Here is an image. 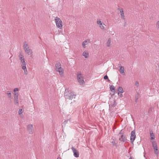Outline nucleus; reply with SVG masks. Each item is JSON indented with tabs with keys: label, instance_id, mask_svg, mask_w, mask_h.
<instances>
[{
	"label": "nucleus",
	"instance_id": "nucleus-1",
	"mask_svg": "<svg viewBox=\"0 0 159 159\" xmlns=\"http://www.w3.org/2000/svg\"><path fill=\"white\" fill-rule=\"evenodd\" d=\"M64 94L65 98L69 100H71L73 98H75L76 95L72 91H70V92H67L66 89L65 90Z\"/></svg>",
	"mask_w": 159,
	"mask_h": 159
},
{
	"label": "nucleus",
	"instance_id": "nucleus-2",
	"mask_svg": "<svg viewBox=\"0 0 159 159\" xmlns=\"http://www.w3.org/2000/svg\"><path fill=\"white\" fill-rule=\"evenodd\" d=\"M55 67L57 71L59 72L60 75L62 76L63 74V69L61 67V63L57 62L55 65Z\"/></svg>",
	"mask_w": 159,
	"mask_h": 159
},
{
	"label": "nucleus",
	"instance_id": "nucleus-3",
	"mask_svg": "<svg viewBox=\"0 0 159 159\" xmlns=\"http://www.w3.org/2000/svg\"><path fill=\"white\" fill-rule=\"evenodd\" d=\"M76 77L79 83L80 84H83L84 83L83 75L80 72H78L76 75Z\"/></svg>",
	"mask_w": 159,
	"mask_h": 159
},
{
	"label": "nucleus",
	"instance_id": "nucleus-4",
	"mask_svg": "<svg viewBox=\"0 0 159 159\" xmlns=\"http://www.w3.org/2000/svg\"><path fill=\"white\" fill-rule=\"evenodd\" d=\"M54 20L57 27L61 29L62 27V22L60 18L56 17L55 18Z\"/></svg>",
	"mask_w": 159,
	"mask_h": 159
},
{
	"label": "nucleus",
	"instance_id": "nucleus-5",
	"mask_svg": "<svg viewBox=\"0 0 159 159\" xmlns=\"http://www.w3.org/2000/svg\"><path fill=\"white\" fill-rule=\"evenodd\" d=\"M122 130H121L119 134L121 135V138H119V140L121 141L125 142L127 140L126 137V136L124 135V131Z\"/></svg>",
	"mask_w": 159,
	"mask_h": 159
},
{
	"label": "nucleus",
	"instance_id": "nucleus-6",
	"mask_svg": "<svg viewBox=\"0 0 159 159\" xmlns=\"http://www.w3.org/2000/svg\"><path fill=\"white\" fill-rule=\"evenodd\" d=\"M152 147L153 148V149L154 150L155 153L157 155L159 153V152L158 151L157 143L156 141H153L152 142Z\"/></svg>",
	"mask_w": 159,
	"mask_h": 159
},
{
	"label": "nucleus",
	"instance_id": "nucleus-7",
	"mask_svg": "<svg viewBox=\"0 0 159 159\" xmlns=\"http://www.w3.org/2000/svg\"><path fill=\"white\" fill-rule=\"evenodd\" d=\"M135 138V130H134L132 131L130 137V140L132 143H133L134 141Z\"/></svg>",
	"mask_w": 159,
	"mask_h": 159
},
{
	"label": "nucleus",
	"instance_id": "nucleus-8",
	"mask_svg": "<svg viewBox=\"0 0 159 159\" xmlns=\"http://www.w3.org/2000/svg\"><path fill=\"white\" fill-rule=\"evenodd\" d=\"M27 130L30 134H33L34 131L33 125L32 124L28 125H27Z\"/></svg>",
	"mask_w": 159,
	"mask_h": 159
},
{
	"label": "nucleus",
	"instance_id": "nucleus-9",
	"mask_svg": "<svg viewBox=\"0 0 159 159\" xmlns=\"http://www.w3.org/2000/svg\"><path fill=\"white\" fill-rule=\"evenodd\" d=\"M71 149L72 150L73 153L75 157H79V154L78 151L74 147H72L71 148Z\"/></svg>",
	"mask_w": 159,
	"mask_h": 159
},
{
	"label": "nucleus",
	"instance_id": "nucleus-10",
	"mask_svg": "<svg viewBox=\"0 0 159 159\" xmlns=\"http://www.w3.org/2000/svg\"><path fill=\"white\" fill-rule=\"evenodd\" d=\"M118 10L120 11V15L121 19L124 20L125 21V18L123 9L122 8H119L118 9Z\"/></svg>",
	"mask_w": 159,
	"mask_h": 159
},
{
	"label": "nucleus",
	"instance_id": "nucleus-11",
	"mask_svg": "<svg viewBox=\"0 0 159 159\" xmlns=\"http://www.w3.org/2000/svg\"><path fill=\"white\" fill-rule=\"evenodd\" d=\"M25 52L28 55H31L32 53V51L31 49L29 47L25 49Z\"/></svg>",
	"mask_w": 159,
	"mask_h": 159
},
{
	"label": "nucleus",
	"instance_id": "nucleus-12",
	"mask_svg": "<svg viewBox=\"0 0 159 159\" xmlns=\"http://www.w3.org/2000/svg\"><path fill=\"white\" fill-rule=\"evenodd\" d=\"M90 43V40L89 39H86L85 41L83 42L82 43V45L84 48H85V45L88 44V43Z\"/></svg>",
	"mask_w": 159,
	"mask_h": 159
},
{
	"label": "nucleus",
	"instance_id": "nucleus-13",
	"mask_svg": "<svg viewBox=\"0 0 159 159\" xmlns=\"http://www.w3.org/2000/svg\"><path fill=\"white\" fill-rule=\"evenodd\" d=\"M119 66L120 65V66H119V67H120V73L122 74L123 75H125V73L124 72V68L123 66H120L121 64H119L118 65Z\"/></svg>",
	"mask_w": 159,
	"mask_h": 159
},
{
	"label": "nucleus",
	"instance_id": "nucleus-14",
	"mask_svg": "<svg viewBox=\"0 0 159 159\" xmlns=\"http://www.w3.org/2000/svg\"><path fill=\"white\" fill-rule=\"evenodd\" d=\"M83 55L85 58H87L89 56V53L88 51H85L83 52Z\"/></svg>",
	"mask_w": 159,
	"mask_h": 159
},
{
	"label": "nucleus",
	"instance_id": "nucleus-15",
	"mask_svg": "<svg viewBox=\"0 0 159 159\" xmlns=\"http://www.w3.org/2000/svg\"><path fill=\"white\" fill-rule=\"evenodd\" d=\"M14 102L15 105L18 106L19 105L18 98H14Z\"/></svg>",
	"mask_w": 159,
	"mask_h": 159
},
{
	"label": "nucleus",
	"instance_id": "nucleus-16",
	"mask_svg": "<svg viewBox=\"0 0 159 159\" xmlns=\"http://www.w3.org/2000/svg\"><path fill=\"white\" fill-rule=\"evenodd\" d=\"M118 91L119 92L118 93V94L119 95V93H123L124 92L123 89L122 87H119L118 89Z\"/></svg>",
	"mask_w": 159,
	"mask_h": 159
},
{
	"label": "nucleus",
	"instance_id": "nucleus-17",
	"mask_svg": "<svg viewBox=\"0 0 159 159\" xmlns=\"http://www.w3.org/2000/svg\"><path fill=\"white\" fill-rule=\"evenodd\" d=\"M21 63V66L22 67L26 66V63L25 62V59H23L20 61Z\"/></svg>",
	"mask_w": 159,
	"mask_h": 159
},
{
	"label": "nucleus",
	"instance_id": "nucleus-18",
	"mask_svg": "<svg viewBox=\"0 0 159 159\" xmlns=\"http://www.w3.org/2000/svg\"><path fill=\"white\" fill-rule=\"evenodd\" d=\"M110 88L111 91L114 93L115 91V87L113 85H111L110 86Z\"/></svg>",
	"mask_w": 159,
	"mask_h": 159
},
{
	"label": "nucleus",
	"instance_id": "nucleus-19",
	"mask_svg": "<svg viewBox=\"0 0 159 159\" xmlns=\"http://www.w3.org/2000/svg\"><path fill=\"white\" fill-rule=\"evenodd\" d=\"M29 47L28 46L27 42L26 41L24 42L23 45V48L24 50L26 48H27Z\"/></svg>",
	"mask_w": 159,
	"mask_h": 159
},
{
	"label": "nucleus",
	"instance_id": "nucleus-20",
	"mask_svg": "<svg viewBox=\"0 0 159 159\" xmlns=\"http://www.w3.org/2000/svg\"><path fill=\"white\" fill-rule=\"evenodd\" d=\"M22 69L24 70V73L25 75H26L28 74V72L27 71L26 66L22 67Z\"/></svg>",
	"mask_w": 159,
	"mask_h": 159
},
{
	"label": "nucleus",
	"instance_id": "nucleus-21",
	"mask_svg": "<svg viewBox=\"0 0 159 159\" xmlns=\"http://www.w3.org/2000/svg\"><path fill=\"white\" fill-rule=\"evenodd\" d=\"M11 92L10 91H7L6 93L9 98H10L11 96Z\"/></svg>",
	"mask_w": 159,
	"mask_h": 159
},
{
	"label": "nucleus",
	"instance_id": "nucleus-22",
	"mask_svg": "<svg viewBox=\"0 0 159 159\" xmlns=\"http://www.w3.org/2000/svg\"><path fill=\"white\" fill-rule=\"evenodd\" d=\"M111 43V40L110 38H109L107 41V46L108 47L110 46V44Z\"/></svg>",
	"mask_w": 159,
	"mask_h": 159
},
{
	"label": "nucleus",
	"instance_id": "nucleus-23",
	"mask_svg": "<svg viewBox=\"0 0 159 159\" xmlns=\"http://www.w3.org/2000/svg\"><path fill=\"white\" fill-rule=\"evenodd\" d=\"M150 136L151 137L150 139L151 140H153L154 139L155 136H154V134L153 133H150Z\"/></svg>",
	"mask_w": 159,
	"mask_h": 159
},
{
	"label": "nucleus",
	"instance_id": "nucleus-24",
	"mask_svg": "<svg viewBox=\"0 0 159 159\" xmlns=\"http://www.w3.org/2000/svg\"><path fill=\"white\" fill-rule=\"evenodd\" d=\"M68 121H69L70 122V119H69L65 120L63 123V125L64 126H65L66 124L68 123Z\"/></svg>",
	"mask_w": 159,
	"mask_h": 159
},
{
	"label": "nucleus",
	"instance_id": "nucleus-25",
	"mask_svg": "<svg viewBox=\"0 0 159 159\" xmlns=\"http://www.w3.org/2000/svg\"><path fill=\"white\" fill-rule=\"evenodd\" d=\"M105 26V25L104 23H102V25H99L100 28L102 30H103L104 29Z\"/></svg>",
	"mask_w": 159,
	"mask_h": 159
},
{
	"label": "nucleus",
	"instance_id": "nucleus-26",
	"mask_svg": "<svg viewBox=\"0 0 159 159\" xmlns=\"http://www.w3.org/2000/svg\"><path fill=\"white\" fill-rule=\"evenodd\" d=\"M14 95V98H18L19 95L17 92H15Z\"/></svg>",
	"mask_w": 159,
	"mask_h": 159
},
{
	"label": "nucleus",
	"instance_id": "nucleus-27",
	"mask_svg": "<svg viewBox=\"0 0 159 159\" xmlns=\"http://www.w3.org/2000/svg\"><path fill=\"white\" fill-rule=\"evenodd\" d=\"M156 27L157 29H159V20L157 21L156 23Z\"/></svg>",
	"mask_w": 159,
	"mask_h": 159
},
{
	"label": "nucleus",
	"instance_id": "nucleus-28",
	"mask_svg": "<svg viewBox=\"0 0 159 159\" xmlns=\"http://www.w3.org/2000/svg\"><path fill=\"white\" fill-rule=\"evenodd\" d=\"M97 23L99 25H102V24L103 23L100 20H98Z\"/></svg>",
	"mask_w": 159,
	"mask_h": 159
},
{
	"label": "nucleus",
	"instance_id": "nucleus-29",
	"mask_svg": "<svg viewBox=\"0 0 159 159\" xmlns=\"http://www.w3.org/2000/svg\"><path fill=\"white\" fill-rule=\"evenodd\" d=\"M23 110L22 109H20L19 110L18 114L19 115H21L23 112Z\"/></svg>",
	"mask_w": 159,
	"mask_h": 159
},
{
	"label": "nucleus",
	"instance_id": "nucleus-30",
	"mask_svg": "<svg viewBox=\"0 0 159 159\" xmlns=\"http://www.w3.org/2000/svg\"><path fill=\"white\" fill-rule=\"evenodd\" d=\"M116 105H117V103H116V101L115 100H114L113 103L112 104V106L113 107H114L116 106Z\"/></svg>",
	"mask_w": 159,
	"mask_h": 159
},
{
	"label": "nucleus",
	"instance_id": "nucleus-31",
	"mask_svg": "<svg viewBox=\"0 0 159 159\" xmlns=\"http://www.w3.org/2000/svg\"><path fill=\"white\" fill-rule=\"evenodd\" d=\"M139 94L138 93H137V95L135 96V101L136 102H137V100L139 98Z\"/></svg>",
	"mask_w": 159,
	"mask_h": 159
},
{
	"label": "nucleus",
	"instance_id": "nucleus-32",
	"mask_svg": "<svg viewBox=\"0 0 159 159\" xmlns=\"http://www.w3.org/2000/svg\"><path fill=\"white\" fill-rule=\"evenodd\" d=\"M19 55L18 57H24V56L22 54L21 52H19Z\"/></svg>",
	"mask_w": 159,
	"mask_h": 159
},
{
	"label": "nucleus",
	"instance_id": "nucleus-33",
	"mask_svg": "<svg viewBox=\"0 0 159 159\" xmlns=\"http://www.w3.org/2000/svg\"><path fill=\"white\" fill-rule=\"evenodd\" d=\"M135 85L137 86L138 87L139 85V83L138 81H136L135 83Z\"/></svg>",
	"mask_w": 159,
	"mask_h": 159
},
{
	"label": "nucleus",
	"instance_id": "nucleus-34",
	"mask_svg": "<svg viewBox=\"0 0 159 159\" xmlns=\"http://www.w3.org/2000/svg\"><path fill=\"white\" fill-rule=\"evenodd\" d=\"M108 76L106 75H105V76H104V79L105 80H107L108 79Z\"/></svg>",
	"mask_w": 159,
	"mask_h": 159
},
{
	"label": "nucleus",
	"instance_id": "nucleus-35",
	"mask_svg": "<svg viewBox=\"0 0 159 159\" xmlns=\"http://www.w3.org/2000/svg\"><path fill=\"white\" fill-rule=\"evenodd\" d=\"M19 90V89L18 88H16L14 90V91L15 92H16L18 91Z\"/></svg>",
	"mask_w": 159,
	"mask_h": 159
},
{
	"label": "nucleus",
	"instance_id": "nucleus-36",
	"mask_svg": "<svg viewBox=\"0 0 159 159\" xmlns=\"http://www.w3.org/2000/svg\"><path fill=\"white\" fill-rule=\"evenodd\" d=\"M19 59H20V61L21 60H22L25 59L24 57H19Z\"/></svg>",
	"mask_w": 159,
	"mask_h": 159
},
{
	"label": "nucleus",
	"instance_id": "nucleus-37",
	"mask_svg": "<svg viewBox=\"0 0 159 159\" xmlns=\"http://www.w3.org/2000/svg\"><path fill=\"white\" fill-rule=\"evenodd\" d=\"M124 21H125V22H124V27H125V26H126V22L125 21H125L124 20Z\"/></svg>",
	"mask_w": 159,
	"mask_h": 159
},
{
	"label": "nucleus",
	"instance_id": "nucleus-38",
	"mask_svg": "<svg viewBox=\"0 0 159 159\" xmlns=\"http://www.w3.org/2000/svg\"><path fill=\"white\" fill-rule=\"evenodd\" d=\"M112 143L113 144V145H116V143H115V142L114 141H112Z\"/></svg>",
	"mask_w": 159,
	"mask_h": 159
},
{
	"label": "nucleus",
	"instance_id": "nucleus-39",
	"mask_svg": "<svg viewBox=\"0 0 159 159\" xmlns=\"http://www.w3.org/2000/svg\"><path fill=\"white\" fill-rule=\"evenodd\" d=\"M129 159H134L132 157H130L129 158Z\"/></svg>",
	"mask_w": 159,
	"mask_h": 159
},
{
	"label": "nucleus",
	"instance_id": "nucleus-40",
	"mask_svg": "<svg viewBox=\"0 0 159 159\" xmlns=\"http://www.w3.org/2000/svg\"><path fill=\"white\" fill-rule=\"evenodd\" d=\"M122 96V95L121 94V93L120 94V97H121Z\"/></svg>",
	"mask_w": 159,
	"mask_h": 159
},
{
	"label": "nucleus",
	"instance_id": "nucleus-41",
	"mask_svg": "<svg viewBox=\"0 0 159 159\" xmlns=\"http://www.w3.org/2000/svg\"><path fill=\"white\" fill-rule=\"evenodd\" d=\"M108 80V81H109V82H110V80L108 79H107Z\"/></svg>",
	"mask_w": 159,
	"mask_h": 159
},
{
	"label": "nucleus",
	"instance_id": "nucleus-42",
	"mask_svg": "<svg viewBox=\"0 0 159 159\" xmlns=\"http://www.w3.org/2000/svg\"><path fill=\"white\" fill-rule=\"evenodd\" d=\"M72 102H71V103H70V104H71V103H72Z\"/></svg>",
	"mask_w": 159,
	"mask_h": 159
},
{
	"label": "nucleus",
	"instance_id": "nucleus-43",
	"mask_svg": "<svg viewBox=\"0 0 159 159\" xmlns=\"http://www.w3.org/2000/svg\"><path fill=\"white\" fill-rule=\"evenodd\" d=\"M57 159H58V158H57Z\"/></svg>",
	"mask_w": 159,
	"mask_h": 159
}]
</instances>
